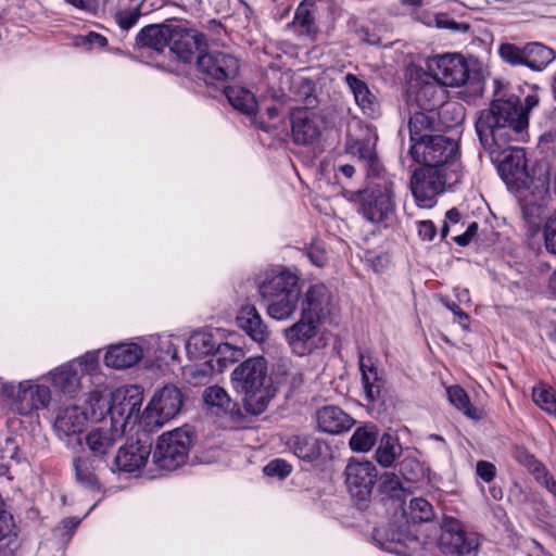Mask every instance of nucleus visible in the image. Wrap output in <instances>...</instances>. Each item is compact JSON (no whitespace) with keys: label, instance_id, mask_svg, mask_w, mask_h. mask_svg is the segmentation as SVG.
Returning a JSON list of instances; mask_svg holds the SVG:
<instances>
[{"label":"nucleus","instance_id":"f257e3e1","mask_svg":"<svg viewBox=\"0 0 556 556\" xmlns=\"http://www.w3.org/2000/svg\"><path fill=\"white\" fill-rule=\"evenodd\" d=\"M527 116L511 100H494L489 109L480 112L476 131L483 149L494 162L507 185L520 187L528 179L526 153L521 148H510L513 141H525Z\"/></svg>","mask_w":556,"mask_h":556},{"label":"nucleus","instance_id":"f03ea898","mask_svg":"<svg viewBox=\"0 0 556 556\" xmlns=\"http://www.w3.org/2000/svg\"><path fill=\"white\" fill-rule=\"evenodd\" d=\"M142 402L137 386H123L110 393L108 414L91 424L83 440L94 459L105 462L113 455L123 437L138 425Z\"/></svg>","mask_w":556,"mask_h":556},{"label":"nucleus","instance_id":"7ed1b4c3","mask_svg":"<svg viewBox=\"0 0 556 556\" xmlns=\"http://www.w3.org/2000/svg\"><path fill=\"white\" fill-rule=\"evenodd\" d=\"M109 396L100 389L88 393L84 408L78 405L66 406L58 413L54 420V431L67 448L78 452L83 450L81 432L87 422L100 421L109 410Z\"/></svg>","mask_w":556,"mask_h":556},{"label":"nucleus","instance_id":"20e7f679","mask_svg":"<svg viewBox=\"0 0 556 556\" xmlns=\"http://www.w3.org/2000/svg\"><path fill=\"white\" fill-rule=\"evenodd\" d=\"M267 361L263 356L249 357L231 372V382L242 394L245 410L253 415L264 413L276 394L267 374Z\"/></svg>","mask_w":556,"mask_h":556},{"label":"nucleus","instance_id":"39448f33","mask_svg":"<svg viewBox=\"0 0 556 556\" xmlns=\"http://www.w3.org/2000/svg\"><path fill=\"white\" fill-rule=\"evenodd\" d=\"M258 291L270 318L288 320L296 313L302 290L299 277L290 270L266 276L260 282Z\"/></svg>","mask_w":556,"mask_h":556},{"label":"nucleus","instance_id":"423d86ee","mask_svg":"<svg viewBox=\"0 0 556 556\" xmlns=\"http://www.w3.org/2000/svg\"><path fill=\"white\" fill-rule=\"evenodd\" d=\"M99 359L100 350L88 351L51 369L45 378L58 393L75 397L83 391L85 378L98 372Z\"/></svg>","mask_w":556,"mask_h":556},{"label":"nucleus","instance_id":"0eeeda50","mask_svg":"<svg viewBox=\"0 0 556 556\" xmlns=\"http://www.w3.org/2000/svg\"><path fill=\"white\" fill-rule=\"evenodd\" d=\"M26 379L22 381L0 380V392L11 410L22 416H33L35 413L49 407L52 400L50 388L41 380Z\"/></svg>","mask_w":556,"mask_h":556},{"label":"nucleus","instance_id":"6e6552de","mask_svg":"<svg viewBox=\"0 0 556 556\" xmlns=\"http://www.w3.org/2000/svg\"><path fill=\"white\" fill-rule=\"evenodd\" d=\"M393 184L382 179L355 194L358 214L368 223L388 227L395 215Z\"/></svg>","mask_w":556,"mask_h":556},{"label":"nucleus","instance_id":"1a4fd4ad","mask_svg":"<svg viewBox=\"0 0 556 556\" xmlns=\"http://www.w3.org/2000/svg\"><path fill=\"white\" fill-rule=\"evenodd\" d=\"M462 165L452 164L451 172L421 167L416 169L410 180L413 195L420 207H431L434 204L435 197L444 188L453 187L460 181Z\"/></svg>","mask_w":556,"mask_h":556},{"label":"nucleus","instance_id":"9d476101","mask_svg":"<svg viewBox=\"0 0 556 556\" xmlns=\"http://www.w3.org/2000/svg\"><path fill=\"white\" fill-rule=\"evenodd\" d=\"M409 152L416 162L424 165L422 167L451 172L452 164H460L457 160V142L441 135L430 136L425 141H416Z\"/></svg>","mask_w":556,"mask_h":556},{"label":"nucleus","instance_id":"9b49d317","mask_svg":"<svg viewBox=\"0 0 556 556\" xmlns=\"http://www.w3.org/2000/svg\"><path fill=\"white\" fill-rule=\"evenodd\" d=\"M184 402L181 391L167 384L154 393L144 410L139 412V421L144 428H160L174 419L180 412Z\"/></svg>","mask_w":556,"mask_h":556},{"label":"nucleus","instance_id":"f8f14e48","mask_svg":"<svg viewBox=\"0 0 556 556\" xmlns=\"http://www.w3.org/2000/svg\"><path fill=\"white\" fill-rule=\"evenodd\" d=\"M191 444V432L187 427L163 433L156 442L152 462L164 470H176L182 466Z\"/></svg>","mask_w":556,"mask_h":556},{"label":"nucleus","instance_id":"ddd939ff","mask_svg":"<svg viewBox=\"0 0 556 556\" xmlns=\"http://www.w3.org/2000/svg\"><path fill=\"white\" fill-rule=\"evenodd\" d=\"M439 545L443 553L457 556H477L480 538L478 533L467 531L456 518L445 516L441 523Z\"/></svg>","mask_w":556,"mask_h":556},{"label":"nucleus","instance_id":"4468645a","mask_svg":"<svg viewBox=\"0 0 556 556\" xmlns=\"http://www.w3.org/2000/svg\"><path fill=\"white\" fill-rule=\"evenodd\" d=\"M427 70L440 86L458 87L464 85L469 77L466 60L456 53H444L429 58Z\"/></svg>","mask_w":556,"mask_h":556},{"label":"nucleus","instance_id":"2eb2a0df","mask_svg":"<svg viewBox=\"0 0 556 556\" xmlns=\"http://www.w3.org/2000/svg\"><path fill=\"white\" fill-rule=\"evenodd\" d=\"M319 324L316 318L301 315L296 323L283 329V338L292 353L305 356L321 345Z\"/></svg>","mask_w":556,"mask_h":556},{"label":"nucleus","instance_id":"dca6fc26","mask_svg":"<svg viewBox=\"0 0 556 556\" xmlns=\"http://www.w3.org/2000/svg\"><path fill=\"white\" fill-rule=\"evenodd\" d=\"M205 46L204 36L187 22L170 24L169 50L185 62L200 53Z\"/></svg>","mask_w":556,"mask_h":556},{"label":"nucleus","instance_id":"f3484780","mask_svg":"<svg viewBox=\"0 0 556 556\" xmlns=\"http://www.w3.org/2000/svg\"><path fill=\"white\" fill-rule=\"evenodd\" d=\"M198 70L216 80L233 78L239 71L238 60L223 51H210L197 58Z\"/></svg>","mask_w":556,"mask_h":556},{"label":"nucleus","instance_id":"a211bd4d","mask_svg":"<svg viewBox=\"0 0 556 556\" xmlns=\"http://www.w3.org/2000/svg\"><path fill=\"white\" fill-rule=\"evenodd\" d=\"M377 469L369 460L352 459L345 468V479L352 495L365 498L377 481Z\"/></svg>","mask_w":556,"mask_h":556},{"label":"nucleus","instance_id":"6ab92c4d","mask_svg":"<svg viewBox=\"0 0 556 556\" xmlns=\"http://www.w3.org/2000/svg\"><path fill=\"white\" fill-rule=\"evenodd\" d=\"M323 125V118L307 109H295L291 113V130L295 143L309 144L317 140Z\"/></svg>","mask_w":556,"mask_h":556},{"label":"nucleus","instance_id":"aec40b11","mask_svg":"<svg viewBox=\"0 0 556 556\" xmlns=\"http://www.w3.org/2000/svg\"><path fill=\"white\" fill-rule=\"evenodd\" d=\"M150 454V443L140 440L129 442L119 447L114 464L121 471L136 472L147 465Z\"/></svg>","mask_w":556,"mask_h":556},{"label":"nucleus","instance_id":"412c9836","mask_svg":"<svg viewBox=\"0 0 556 556\" xmlns=\"http://www.w3.org/2000/svg\"><path fill=\"white\" fill-rule=\"evenodd\" d=\"M316 422L325 433L341 434L352 428L354 419L339 406L326 405L317 409Z\"/></svg>","mask_w":556,"mask_h":556},{"label":"nucleus","instance_id":"4be33fe9","mask_svg":"<svg viewBox=\"0 0 556 556\" xmlns=\"http://www.w3.org/2000/svg\"><path fill=\"white\" fill-rule=\"evenodd\" d=\"M140 352L137 340L112 344L108 348L103 362L105 366L114 369L129 368L141 361Z\"/></svg>","mask_w":556,"mask_h":556},{"label":"nucleus","instance_id":"5701e85b","mask_svg":"<svg viewBox=\"0 0 556 556\" xmlns=\"http://www.w3.org/2000/svg\"><path fill=\"white\" fill-rule=\"evenodd\" d=\"M237 324L252 340L258 343L265 342L270 331L254 305H243L238 315Z\"/></svg>","mask_w":556,"mask_h":556},{"label":"nucleus","instance_id":"b1692460","mask_svg":"<svg viewBox=\"0 0 556 556\" xmlns=\"http://www.w3.org/2000/svg\"><path fill=\"white\" fill-rule=\"evenodd\" d=\"M330 292L323 283L313 285L305 293L301 315L321 320L329 313Z\"/></svg>","mask_w":556,"mask_h":556},{"label":"nucleus","instance_id":"393cba45","mask_svg":"<svg viewBox=\"0 0 556 556\" xmlns=\"http://www.w3.org/2000/svg\"><path fill=\"white\" fill-rule=\"evenodd\" d=\"M344 80L363 113L375 117L379 113V102L367 84L351 73L345 75Z\"/></svg>","mask_w":556,"mask_h":556},{"label":"nucleus","instance_id":"a878e982","mask_svg":"<svg viewBox=\"0 0 556 556\" xmlns=\"http://www.w3.org/2000/svg\"><path fill=\"white\" fill-rule=\"evenodd\" d=\"M34 455L35 450L30 440L17 434L8 437L4 445L0 448V458L7 460L10 465L12 463L16 465L28 464Z\"/></svg>","mask_w":556,"mask_h":556},{"label":"nucleus","instance_id":"bb28decb","mask_svg":"<svg viewBox=\"0 0 556 556\" xmlns=\"http://www.w3.org/2000/svg\"><path fill=\"white\" fill-rule=\"evenodd\" d=\"M359 368L365 397L369 403L378 402L381 399L384 381L369 356L361 354Z\"/></svg>","mask_w":556,"mask_h":556},{"label":"nucleus","instance_id":"cd10ccee","mask_svg":"<svg viewBox=\"0 0 556 556\" xmlns=\"http://www.w3.org/2000/svg\"><path fill=\"white\" fill-rule=\"evenodd\" d=\"M218 340L210 330L194 331L186 341V352L190 359L214 356Z\"/></svg>","mask_w":556,"mask_h":556},{"label":"nucleus","instance_id":"c85d7f7f","mask_svg":"<svg viewBox=\"0 0 556 556\" xmlns=\"http://www.w3.org/2000/svg\"><path fill=\"white\" fill-rule=\"evenodd\" d=\"M170 40V24L149 25L142 28L137 37V46L151 48L157 52L168 48Z\"/></svg>","mask_w":556,"mask_h":556},{"label":"nucleus","instance_id":"c756f323","mask_svg":"<svg viewBox=\"0 0 556 556\" xmlns=\"http://www.w3.org/2000/svg\"><path fill=\"white\" fill-rule=\"evenodd\" d=\"M525 66L535 72L544 71L555 59L553 49L540 42L526 45Z\"/></svg>","mask_w":556,"mask_h":556},{"label":"nucleus","instance_id":"7c9ffc66","mask_svg":"<svg viewBox=\"0 0 556 556\" xmlns=\"http://www.w3.org/2000/svg\"><path fill=\"white\" fill-rule=\"evenodd\" d=\"M229 103L244 114H254L257 110V101L252 91L242 86H229L225 89Z\"/></svg>","mask_w":556,"mask_h":556},{"label":"nucleus","instance_id":"2f4dec72","mask_svg":"<svg viewBox=\"0 0 556 556\" xmlns=\"http://www.w3.org/2000/svg\"><path fill=\"white\" fill-rule=\"evenodd\" d=\"M76 481L90 490H99L98 478L89 456L78 455L73 458Z\"/></svg>","mask_w":556,"mask_h":556},{"label":"nucleus","instance_id":"473e14b6","mask_svg":"<svg viewBox=\"0 0 556 556\" xmlns=\"http://www.w3.org/2000/svg\"><path fill=\"white\" fill-rule=\"evenodd\" d=\"M202 399L207 408L216 414L227 413L232 406V402L225 389L218 386H212L203 391Z\"/></svg>","mask_w":556,"mask_h":556},{"label":"nucleus","instance_id":"72a5a7b5","mask_svg":"<svg viewBox=\"0 0 556 556\" xmlns=\"http://www.w3.org/2000/svg\"><path fill=\"white\" fill-rule=\"evenodd\" d=\"M450 403L462 410L468 418L479 420L482 418V410L472 406L466 391L459 386H453L446 389Z\"/></svg>","mask_w":556,"mask_h":556},{"label":"nucleus","instance_id":"f704fd0d","mask_svg":"<svg viewBox=\"0 0 556 556\" xmlns=\"http://www.w3.org/2000/svg\"><path fill=\"white\" fill-rule=\"evenodd\" d=\"M156 339V349L159 350V359L162 364L168 365L170 362L178 361V349L182 340L175 334H154Z\"/></svg>","mask_w":556,"mask_h":556},{"label":"nucleus","instance_id":"c9c22d12","mask_svg":"<svg viewBox=\"0 0 556 556\" xmlns=\"http://www.w3.org/2000/svg\"><path fill=\"white\" fill-rule=\"evenodd\" d=\"M408 128L412 144L416 141H425L432 136L429 132L433 128V119L424 112H417L409 118Z\"/></svg>","mask_w":556,"mask_h":556},{"label":"nucleus","instance_id":"e433bc0d","mask_svg":"<svg viewBox=\"0 0 556 556\" xmlns=\"http://www.w3.org/2000/svg\"><path fill=\"white\" fill-rule=\"evenodd\" d=\"M401 454V446L395 437L386 433L382 435L376 451V459L383 467H390Z\"/></svg>","mask_w":556,"mask_h":556},{"label":"nucleus","instance_id":"4c0bfd02","mask_svg":"<svg viewBox=\"0 0 556 556\" xmlns=\"http://www.w3.org/2000/svg\"><path fill=\"white\" fill-rule=\"evenodd\" d=\"M376 426L366 425L357 428L350 439V446L355 452H368L376 444L378 439Z\"/></svg>","mask_w":556,"mask_h":556},{"label":"nucleus","instance_id":"58836bf2","mask_svg":"<svg viewBox=\"0 0 556 556\" xmlns=\"http://www.w3.org/2000/svg\"><path fill=\"white\" fill-rule=\"evenodd\" d=\"M314 7L312 1L305 0L300 3L298 7L293 25L300 27L304 35L309 37H314L317 34V26L315 24V17L312 13V8Z\"/></svg>","mask_w":556,"mask_h":556},{"label":"nucleus","instance_id":"ea45409f","mask_svg":"<svg viewBox=\"0 0 556 556\" xmlns=\"http://www.w3.org/2000/svg\"><path fill=\"white\" fill-rule=\"evenodd\" d=\"M275 375L278 383L290 384L292 388H296L303 382L302 371L288 359H281L277 364Z\"/></svg>","mask_w":556,"mask_h":556},{"label":"nucleus","instance_id":"a19ab883","mask_svg":"<svg viewBox=\"0 0 556 556\" xmlns=\"http://www.w3.org/2000/svg\"><path fill=\"white\" fill-rule=\"evenodd\" d=\"M421 87L417 92V101L420 106L425 109H432L439 104L442 99V94L444 90L439 86L438 83L434 81H422L419 84Z\"/></svg>","mask_w":556,"mask_h":556},{"label":"nucleus","instance_id":"79ce46f5","mask_svg":"<svg viewBox=\"0 0 556 556\" xmlns=\"http://www.w3.org/2000/svg\"><path fill=\"white\" fill-rule=\"evenodd\" d=\"M214 359L201 364L188 365L184 368V376L193 386L203 384L214 370Z\"/></svg>","mask_w":556,"mask_h":556},{"label":"nucleus","instance_id":"37998d69","mask_svg":"<svg viewBox=\"0 0 556 556\" xmlns=\"http://www.w3.org/2000/svg\"><path fill=\"white\" fill-rule=\"evenodd\" d=\"M156 339L154 334L137 338L138 348L141 350L140 358L149 366L161 367L162 361L159 359V350L156 349Z\"/></svg>","mask_w":556,"mask_h":556},{"label":"nucleus","instance_id":"c03bdc74","mask_svg":"<svg viewBox=\"0 0 556 556\" xmlns=\"http://www.w3.org/2000/svg\"><path fill=\"white\" fill-rule=\"evenodd\" d=\"M526 46L518 47L514 43H502L498 48L501 59L513 66H525Z\"/></svg>","mask_w":556,"mask_h":556},{"label":"nucleus","instance_id":"a18cd8bd","mask_svg":"<svg viewBox=\"0 0 556 556\" xmlns=\"http://www.w3.org/2000/svg\"><path fill=\"white\" fill-rule=\"evenodd\" d=\"M243 352L240 348L233 346L229 343H217L214 356L212 359L220 364V370L226 367L229 363H233L242 357Z\"/></svg>","mask_w":556,"mask_h":556},{"label":"nucleus","instance_id":"49530a36","mask_svg":"<svg viewBox=\"0 0 556 556\" xmlns=\"http://www.w3.org/2000/svg\"><path fill=\"white\" fill-rule=\"evenodd\" d=\"M534 403L549 415L556 416V397L554 393L544 386L533 388Z\"/></svg>","mask_w":556,"mask_h":556},{"label":"nucleus","instance_id":"de8ad7c7","mask_svg":"<svg viewBox=\"0 0 556 556\" xmlns=\"http://www.w3.org/2000/svg\"><path fill=\"white\" fill-rule=\"evenodd\" d=\"M409 516L416 522L430 521L433 518L432 506L424 498H413L409 504Z\"/></svg>","mask_w":556,"mask_h":556},{"label":"nucleus","instance_id":"09e8293b","mask_svg":"<svg viewBox=\"0 0 556 556\" xmlns=\"http://www.w3.org/2000/svg\"><path fill=\"white\" fill-rule=\"evenodd\" d=\"M146 2L147 0H143L139 5L118 11L115 15L118 26L124 30H128L135 26L141 15V10Z\"/></svg>","mask_w":556,"mask_h":556},{"label":"nucleus","instance_id":"8fccbe9b","mask_svg":"<svg viewBox=\"0 0 556 556\" xmlns=\"http://www.w3.org/2000/svg\"><path fill=\"white\" fill-rule=\"evenodd\" d=\"M380 491L390 497L400 498L404 490L397 475L386 472L380 478Z\"/></svg>","mask_w":556,"mask_h":556},{"label":"nucleus","instance_id":"3c124183","mask_svg":"<svg viewBox=\"0 0 556 556\" xmlns=\"http://www.w3.org/2000/svg\"><path fill=\"white\" fill-rule=\"evenodd\" d=\"M75 46L85 47L87 49L103 48L106 46L108 40L104 36L89 31L86 35H79L75 38Z\"/></svg>","mask_w":556,"mask_h":556},{"label":"nucleus","instance_id":"603ef678","mask_svg":"<svg viewBox=\"0 0 556 556\" xmlns=\"http://www.w3.org/2000/svg\"><path fill=\"white\" fill-rule=\"evenodd\" d=\"M291 472V466L283 459H274L264 467V473L268 477L286 478Z\"/></svg>","mask_w":556,"mask_h":556},{"label":"nucleus","instance_id":"864d4df0","mask_svg":"<svg viewBox=\"0 0 556 556\" xmlns=\"http://www.w3.org/2000/svg\"><path fill=\"white\" fill-rule=\"evenodd\" d=\"M543 236L546 250L556 254V215L546 220L543 229Z\"/></svg>","mask_w":556,"mask_h":556},{"label":"nucleus","instance_id":"5fc2aeb1","mask_svg":"<svg viewBox=\"0 0 556 556\" xmlns=\"http://www.w3.org/2000/svg\"><path fill=\"white\" fill-rule=\"evenodd\" d=\"M351 152L354 154H358L359 159L366 161L372 167L378 165L376 154L374 152L372 147L369 143L357 141L353 146H351Z\"/></svg>","mask_w":556,"mask_h":556},{"label":"nucleus","instance_id":"6e6d98bb","mask_svg":"<svg viewBox=\"0 0 556 556\" xmlns=\"http://www.w3.org/2000/svg\"><path fill=\"white\" fill-rule=\"evenodd\" d=\"M535 479L543 484L556 497V481L548 475L544 467L534 469Z\"/></svg>","mask_w":556,"mask_h":556},{"label":"nucleus","instance_id":"4d7b16f0","mask_svg":"<svg viewBox=\"0 0 556 556\" xmlns=\"http://www.w3.org/2000/svg\"><path fill=\"white\" fill-rule=\"evenodd\" d=\"M495 466L489 462L480 460L477 463V475L485 482H490L495 477Z\"/></svg>","mask_w":556,"mask_h":556},{"label":"nucleus","instance_id":"13d9d810","mask_svg":"<svg viewBox=\"0 0 556 556\" xmlns=\"http://www.w3.org/2000/svg\"><path fill=\"white\" fill-rule=\"evenodd\" d=\"M307 256L311 260V262L318 267H323L327 262L325 250L317 244L311 247Z\"/></svg>","mask_w":556,"mask_h":556},{"label":"nucleus","instance_id":"bf43d9fd","mask_svg":"<svg viewBox=\"0 0 556 556\" xmlns=\"http://www.w3.org/2000/svg\"><path fill=\"white\" fill-rule=\"evenodd\" d=\"M418 235L422 240H432L435 236V227L430 220H422L418 223Z\"/></svg>","mask_w":556,"mask_h":556},{"label":"nucleus","instance_id":"052dcab7","mask_svg":"<svg viewBox=\"0 0 556 556\" xmlns=\"http://www.w3.org/2000/svg\"><path fill=\"white\" fill-rule=\"evenodd\" d=\"M68 3L74 7L81 9L87 12H96L99 10L101 1L100 0H66Z\"/></svg>","mask_w":556,"mask_h":556},{"label":"nucleus","instance_id":"680f3d73","mask_svg":"<svg viewBox=\"0 0 556 556\" xmlns=\"http://www.w3.org/2000/svg\"><path fill=\"white\" fill-rule=\"evenodd\" d=\"M509 100L514 101L517 108L528 117V111L535 108L539 104V97L536 94H529L525 99V109L519 104L518 99L510 98Z\"/></svg>","mask_w":556,"mask_h":556},{"label":"nucleus","instance_id":"e2e57ef3","mask_svg":"<svg viewBox=\"0 0 556 556\" xmlns=\"http://www.w3.org/2000/svg\"><path fill=\"white\" fill-rule=\"evenodd\" d=\"M12 527V517L8 513L0 515V541L11 532Z\"/></svg>","mask_w":556,"mask_h":556},{"label":"nucleus","instance_id":"0e129e2a","mask_svg":"<svg viewBox=\"0 0 556 556\" xmlns=\"http://www.w3.org/2000/svg\"><path fill=\"white\" fill-rule=\"evenodd\" d=\"M12 527V517L8 513L0 515V541L11 532Z\"/></svg>","mask_w":556,"mask_h":556},{"label":"nucleus","instance_id":"69168bd1","mask_svg":"<svg viewBox=\"0 0 556 556\" xmlns=\"http://www.w3.org/2000/svg\"><path fill=\"white\" fill-rule=\"evenodd\" d=\"M446 307L454 313L457 317V321L464 327H468L469 316L459 308L455 303H447Z\"/></svg>","mask_w":556,"mask_h":556},{"label":"nucleus","instance_id":"338daca9","mask_svg":"<svg viewBox=\"0 0 556 556\" xmlns=\"http://www.w3.org/2000/svg\"><path fill=\"white\" fill-rule=\"evenodd\" d=\"M448 112H455L456 113V117H455V123H460L464 118V109L462 105L459 104H456V103H446L442 106L441 109V114H445V113H448Z\"/></svg>","mask_w":556,"mask_h":556},{"label":"nucleus","instance_id":"774afa93","mask_svg":"<svg viewBox=\"0 0 556 556\" xmlns=\"http://www.w3.org/2000/svg\"><path fill=\"white\" fill-rule=\"evenodd\" d=\"M80 523L78 518H65L61 522V528L65 529L68 533H72Z\"/></svg>","mask_w":556,"mask_h":556}]
</instances>
